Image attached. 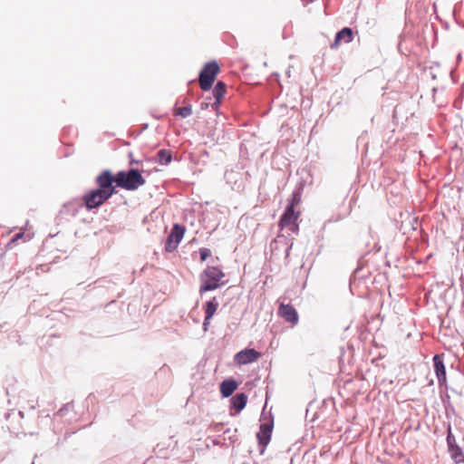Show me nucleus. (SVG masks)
I'll return each instance as SVG.
<instances>
[{"instance_id":"26","label":"nucleus","mask_w":464,"mask_h":464,"mask_svg":"<svg viewBox=\"0 0 464 464\" xmlns=\"http://www.w3.org/2000/svg\"><path fill=\"white\" fill-rule=\"evenodd\" d=\"M208 107V104L207 103H202L201 104V108L204 109V108H207Z\"/></svg>"},{"instance_id":"8","label":"nucleus","mask_w":464,"mask_h":464,"mask_svg":"<svg viewBox=\"0 0 464 464\" xmlns=\"http://www.w3.org/2000/svg\"><path fill=\"white\" fill-rule=\"evenodd\" d=\"M260 357L261 353L255 349H245L235 355L234 361L237 365H244L254 362Z\"/></svg>"},{"instance_id":"16","label":"nucleus","mask_w":464,"mask_h":464,"mask_svg":"<svg viewBox=\"0 0 464 464\" xmlns=\"http://www.w3.org/2000/svg\"><path fill=\"white\" fill-rule=\"evenodd\" d=\"M247 396L245 393H237L231 399L232 407L237 412L241 411L246 405Z\"/></svg>"},{"instance_id":"15","label":"nucleus","mask_w":464,"mask_h":464,"mask_svg":"<svg viewBox=\"0 0 464 464\" xmlns=\"http://www.w3.org/2000/svg\"><path fill=\"white\" fill-rule=\"evenodd\" d=\"M237 388V383L234 380L223 381L220 384V392L223 397H229Z\"/></svg>"},{"instance_id":"12","label":"nucleus","mask_w":464,"mask_h":464,"mask_svg":"<svg viewBox=\"0 0 464 464\" xmlns=\"http://www.w3.org/2000/svg\"><path fill=\"white\" fill-rule=\"evenodd\" d=\"M273 430V420H269L266 422H264L260 425L259 432L257 433V439L259 441V444H261L263 447H266L271 439V434Z\"/></svg>"},{"instance_id":"5","label":"nucleus","mask_w":464,"mask_h":464,"mask_svg":"<svg viewBox=\"0 0 464 464\" xmlns=\"http://www.w3.org/2000/svg\"><path fill=\"white\" fill-rule=\"evenodd\" d=\"M300 214V211L293 209V206H287L279 220V227L281 229L288 227L292 232L297 233L299 230L297 219L299 218Z\"/></svg>"},{"instance_id":"20","label":"nucleus","mask_w":464,"mask_h":464,"mask_svg":"<svg viewBox=\"0 0 464 464\" xmlns=\"http://www.w3.org/2000/svg\"><path fill=\"white\" fill-rule=\"evenodd\" d=\"M72 411H73V404L67 403L62 409L59 410V411L56 413V416L60 417L61 419H63L70 415Z\"/></svg>"},{"instance_id":"7","label":"nucleus","mask_w":464,"mask_h":464,"mask_svg":"<svg viewBox=\"0 0 464 464\" xmlns=\"http://www.w3.org/2000/svg\"><path fill=\"white\" fill-rule=\"evenodd\" d=\"M184 234H185V227L179 224H175L173 226V227L171 228L170 234L169 235V237L167 238V241L165 244V250L167 252L174 251L178 247L181 239L183 238Z\"/></svg>"},{"instance_id":"25","label":"nucleus","mask_w":464,"mask_h":464,"mask_svg":"<svg viewBox=\"0 0 464 464\" xmlns=\"http://www.w3.org/2000/svg\"><path fill=\"white\" fill-rule=\"evenodd\" d=\"M139 163V160H136L134 159H131L130 161V165H133V164H138Z\"/></svg>"},{"instance_id":"23","label":"nucleus","mask_w":464,"mask_h":464,"mask_svg":"<svg viewBox=\"0 0 464 464\" xmlns=\"http://www.w3.org/2000/svg\"><path fill=\"white\" fill-rule=\"evenodd\" d=\"M199 254H200V260H201L202 262H204V261H206V260H207V258H208V256H210V255H211V251H210L208 248H205V247H203V248H200V249H199Z\"/></svg>"},{"instance_id":"22","label":"nucleus","mask_w":464,"mask_h":464,"mask_svg":"<svg viewBox=\"0 0 464 464\" xmlns=\"http://www.w3.org/2000/svg\"><path fill=\"white\" fill-rule=\"evenodd\" d=\"M301 201V196L298 192H294L292 194V198L288 206H293V209H295V206L298 205Z\"/></svg>"},{"instance_id":"3","label":"nucleus","mask_w":464,"mask_h":464,"mask_svg":"<svg viewBox=\"0 0 464 464\" xmlns=\"http://www.w3.org/2000/svg\"><path fill=\"white\" fill-rule=\"evenodd\" d=\"M220 72V67L215 61L207 63L199 72L198 83L203 91L211 89L216 77Z\"/></svg>"},{"instance_id":"18","label":"nucleus","mask_w":464,"mask_h":464,"mask_svg":"<svg viewBox=\"0 0 464 464\" xmlns=\"http://www.w3.org/2000/svg\"><path fill=\"white\" fill-rule=\"evenodd\" d=\"M173 114L175 116H179L181 118H187L192 114V107L191 105L184 106V107H176L173 110Z\"/></svg>"},{"instance_id":"6","label":"nucleus","mask_w":464,"mask_h":464,"mask_svg":"<svg viewBox=\"0 0 464 464\" xmlns=\"http://www.w3.org/2000/svg\"><path fill=\"white\" fill-rule=\"evenodd\" d=\"M82 199L85 208L88 210H92L101 207L109 199V198L96 188H93L85 193Z\"/></svg>"},{"instance_id":"19","label":"nucleus","mask_w":464,"mask_h":464,"mask_svg":"<svg viewBox=\"0 0 464 464\" xmlns=\"http://www.w3.org/2000/svg\"><path fill=\"white\" fill-rule=\"evenodd\" d=\"M158 161L162 165H166L171 161V153L167 150H160L158 152Z\"/></svg>"},{"instance_id":"2","label":"nucleus","mask_w":464,"mask_h":464,"mask_svg":"<svg viewBox=\"0 0 464 464\" xmlns=\"http://www.w3.org/2000/svg\"><path fill=\"white\" fill-rule=\"evenodd\" d=\"M116 184L125 190H136L145 184V179L139 169L119 171L116 175Z\"/></svg>"},{"instance_id":"14","label":"nucleus","mask_w":464,"mask_h":464,"mask_svg":"<svg viewBox=\"0 0 464 464\" xmlns=\"http://www.w3.org/2000/svg\"><path fill=\"white\" fill-rule=\"evenodd\" d=\"M227 92V85L219 81L217 82L213 90V95L215 97V102L212 104L214 110H218L221 102L222 98L225 96Z\"/></svg>"},{"instance_id":"10","label":"nucleus","mask_w":464,"mask_h":464,"mask_svg":"<svg viewBox=\"0 0 464 464\" xmlns=\"http://www.w3.org/2000/svg\"><path fill=\"white\" fill-rule=\"evenodd\" d=\"M353 40V32L349 27H344L339 31L334 37V42L331 44L332 49L338 48L343 43L348 44Z\"/></svg>"},{"instance_id":"21","label":"nucleus","mask_w":464,"mask_h":464,"mask_svg":"<svg viewBox=\"0 0 464 464\" xmlns=\"http://www.w3.org/2000/svg\"><path fill=\"white\" fill-rule=\"evenodd\" d=\"M447 445H448V450L451 449L453 447L459 446L456 442V438L452 433L450 425H449V427H448Z\"/></svg>"},{"instance_id":"4","label":"nucleus","mask_w":464,"mask_h":464,"mask_svg":"<svg viewBox=\"0 0 464 464\" xmlns=\"http://www.w3.org/2000/svg\"><path fill=\"white\" fill-rule=\"evenodd\" d=\"M97 184L96 189L107 196L109 198L114 195L118 187L116 183V176L109 169L102 170L95 179Z\"/></svg>"},{"instance_id":"27","label":"nucleus","mask_w":464,"mask_h":464,"mask_svg":"<svg viewBox=\"0 0 464 464\" xmlns=\"http://www.w3.org/2000/svg\"><path fill=\"white\" fill-rule=\"evenodd\" d=\"M290 248H291V246H290V247L287 249V251H286V256H289V250H290Z\"/></svg>"},{"instance_id":"1","label":"nucleus","mask_w":464,"mask_h":464,"mask_svg":"<svg viewBox=\"0 0 464 464\" xmlns=\"http://www.w3.org/2000/svg\"><path fill=\"white\" fill-rule=\"evenodd\" d=\"M226 274L216 266H208L199 275V294L216 290L227 284Z\"/></svg>"},{"instance_id":"11","label":"nucleus","mask_w":464,"mask_h":464,"mask_svg":"<svg viewBox=\"0 0 464 464\" xmlns=\"http://www.w3.org/2000/svg\"><path fill=\"white\" fill-rule=\"evenodd\" d=\"M434 371L440 385L447 382L446 369L442 360V354H436L433 357Z\"/></svg>"},{"instance_id":"24","label":"nucleus","mask_w":464,"mask_h":464,"mask_svg":"<svg viewBox=\"0 0 464 464\" xmlns=\"http://www.w3.org/2000/svg\"><path fill=\"white\" fill-rule=\"evenodd\" d=\"M24 237V233L16 234L10 241L9 245L14 244L17 240Z\"/></svg>"},{"instance_id":"9","label":"nucleus","mask_w":464,"mask_h":464,"mask_svg":"<svg viewBox=\"0 0 464 464\" xmlns=\"http://www.w3.org/2000/svg\"><path fill=\"white\" fill-rule=\"evenodd\" d=\"M278 314L292 324H296L299 319L295 308L291 304H281L278 309Z\"/></svg>"},{"instance_id":"17","label":"nucleus","mask_w":464,"mask_h":464,"mask_svg":"<svg viewBox=\"0 0 464 464\" xmlns=\"http://www.w3.org/2000/svg\"><path fill=\"white\" fill-rule=\"evenodd\" d=\"M448 450L456 464L464 462V453L459 446L453 447Z\"/></svg>"},{"instance_id":"13","label":"nucleus","mask_w":464,"mask_h":464,"mask_svg":"<svg viewBox=\"0 0 464 464\" xmlns=\"http://www.w3.org/2000/svg\"><path fill=\"white\" fill-rule=\"evenodd\" d=\"M218 304L216 302V298L214 297L212 300L206 303L204 306L205 310V318L203 322V329L204 331H208V325L210 324V320L218 310Z\"/></svg>"}]
</instances>
